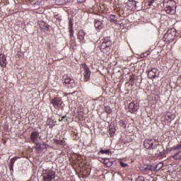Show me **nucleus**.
Masks as SVG:
<instances>
[{
    "mask_svg": "<svg viewBox=\"0 0 181 181\" xmlns=\"http://www.w3.org/2000/svg\"><path fill=\"white\" fill-rule=\"evenodd\" d=\"M129 112H131L132 114H134V112H136L139 109V103L136 101L131 102L129 105Z\"/></svg>",
    "mask_w": 181,
    "mask_h": 181,
    "instance_id": "obj_7",
    "label": "nucleus"
},
{
    "mask_svg": "<svg viewBox=\"0 0 181 181\" xmlns=\"http://www.w3.org/2000/svg\"><path fill=\"white\" fill-rule=\"evenodd\" d=\"M64 83L65 84H74V80L69 77H66L64 78Z\"/></svg>",
    "mask_w": 181,
    "mask_h": 181,
    "instance_id": "obj_21",
    "label": "nucleus"
},
{
    "mask_svg": "<svg viewBox=\"0 0 181 181\" xmlns=\"http://www.w3.org/2000/svg\"><path fill=\"white\" fill-rule=\"evenodd\" d=\"M136 181H145V178L144 177H138Z\"/></svg>",
    "mask_w": 181,
    "mask_h": 181,
    "instance_id": "obj_33",
    "label": "nucleus"
},
{
    "mask_svg": "<svg viewBox=\"0 0 181 181\" xmlns=\"http://www.w3.org/2000/svg\"><path fill=\"white\" fill-rule=\"evenodd\" d=\"M116 18H117V16H115V15H110V22H111L112 23H117V22H118V21L115 20Z\"/></svg>",
    "mask_w": 181,
    "mask_h": 181,
    "instance_id": "obj_22",
    "label": "nucleus"
},
{
    "mask_svg": "<svg viewBox=\"0 0 181 181\" xmlns=\"http://www.w3.org/2000/svg\"><path fill=\"white\" fill-rule=\"evenodd\" d=\"M35 149H37V151H40V149H42V144H40V143L35 141Z\"/></svg>",
    "mask_w": 181,
    "mask_h": 181,
    "instance_id": "obj_25",
    "label": "nucleus"
},
{
    "mask_svg": "<svg viewBox=\"0 0 181 181\" xmlns=\"http://www.w3.org/2000/svg\"><path fill=\"white\" fill-rule=\"evenodd\" d=\"M147 76L148 78H155V77L159 76V73L158 72V69L153 68L148 71Z\"/></svg>",
    "mask_w": 181,
    "mask_h": 181,
    "instance_id": "obj_10",
    "label": "nucleus"
},
{
    "mask_svg": "<svg viewBox=\"0 0 181 181\" xmlns=\"http://www.w3.org/2000/svg\"><path fill=\"white\" fill-rule=\"evenodd\" d=\"M84 36H86V33H84V30H80L78 33V39L82 42V40H84Z\"/></svg>",
    "mask_w": 181,
    "mask_h": 181,
    "instance_id": "obj_15",
    "label": "nucleus"
},
{
    "mask_svg": "<svg viewBox=\"0 0 181 181\" xmlns=\"http://www.w3.org/2000/svg\"><path fill=\"white\" fill-rule=\"evenodd\" d=\"M78 4H84L86 2V0H77Z\"/></svg>",
    "mask_w": 181,
    "mask_h": 181,
    "instance_id": "obj_37",
    "label": "nucleus"
},
{
    "mask_svg": "<svg viewBox=\"0 0 181 181\" xmlns=\"http://www.w3.org/2000/svg\"><path fill=\"white\" fill-rule=\"evenodd\" d=\"M82 66L84 69V81H88L90 80V76H91V71H90V68L86 63L82 64Z\"/></svg>",
    "mask_w": 181,
    "mask_h": 181,
    "instance_id": "obj_8",
    "label": "nucleus"
},
{
    "mask_svg": "<svg viewBox=\"0 0 181 181\" xmlns=\"http://www.w3.org/2000/svg\"><path fill=\"white\" fill-rule=\"evenodd\" d=\"M56 177V173L53 170H47L43 173L44 181H52Z\"/></svg>",
    "mask_w": 181,
    "mask_h": 181,
    "instance_id": "obj_5",
    "label": "nucleus"
},
{
    "mask_svg": "<svg viewBox=\"0 0 181 181\" xmlns=\"http://www.w3.org/2000/svg\"><path fill=\"white\" fill-rule=\"evenodd\" d=\"M153 155H155L156 158H160L165 155V151L163 148L160 145L155 144L154 147L151 148Z\"/></svg>",
    "mask_w": 181,
    "mask_h": 181,
    "instance_id": "obj_3",
    "label": "nucleus"
},
{
    "mask_svg": "<svg viewBox=\"0 0 181 181\" xmlns=\"http://www.w3.org/2000/svg\"><path fill=\"white\" fill-rule=\"evenodd\" d=\"M99 153H102V155H104V153H105L106 155H110V153H111V151H110V149L100 150Z\"/></svg>",
    "mask_w": 181,
    "mask_h": 181,
    "instance_id": "obj_28",
    "label": "nucleus"
},
{
    "mask_svg": "<svg viewBox=\"0 0 181 181\" xmlns=\"http://www.w3.org/2000/svg\"><path fill=\"white\" fill-rule=\"evenodd\" d=\"M173 158L175 160H179L180 159H181V151L177 153L176 154H175L173 156Z\"/></svg>",
    "mask_w": 181,
    "mask_h": 181,
    "instance_id": "obj_26",
    "label": "nucleus"
},
{
    "mask_svg": "<svg viewBox=\"0 0 181 181\" xmlns=\"http://www.w3.org/2000/svg\"><path fill=\"white\" fill-rule=\"evenodd\" d=\"M112 45V42H111V38L110 37H105L100 45V51L103 53H108L110 50H111Z\"/></svg>",
    "mask_w": 181,
    "mask_h": 181,
    "instance_id": "obj_2",
    "label": "nucleus"
},
{
    "mask_svg": "<svg viewBox=\"0 0 181 181\" xmlns=\"http://www.w3.org/2000/svg\"><path fill=\"white\" fill-rule=\"evenodd\" d=\"M69 33H70V37H73V35H74V30L73 29V23L71 21H69Z\"/></svg>",
    "mask_w": 181,
    "mask_h": 181,
    "instance_id": "obj_17",
    "label": "nucleus"
},
{
    "mask_svg": "<svg viewBox=\"0 0 181 181\" xmlns=\"http://www.w3.org/2000/svg\"><path fill=\"white\" fill-rule=\"evenodd\" d=\"M100 162L103 163V165H105V158H102V160H100Z\"/></svg>",
    "mask_w": 181,
    "mask_h": 181,
    "instance_id": "obj_38",
    "label": "nucleus"
},
{
    "mask_svg": "<svg viewBox=\"0 0 181 181\" xmlns=\"http://www.w3.org/2000/svg\"><path fill=\"white\" fill-rule=\"evenodd\" d=\"M110 136H114V134L115 133V130L114 129H110L109 130Z\"/></svg>",
    "mask_w": 181,
    "mask_h": 181,
    "instance_id": "obj_30",
    "label": "nucleus"
},
{
    "mask_svg": "<svg viewBox=\"0 0 181 181\" xmlns=\"http://www.w3.org/2000/svg\"><path fill=\"white\" fill-rule=\"evenodd\" d=\"M17 160L18 157H14L10 160L8 164L10 170H13V165H15V162H16Z\"/></svg>",
    "mask_w": 181,
    "mask_h": 181,
    "instance_id": "obj_16",
    "label": "nucleus"
},
{
    "mask_svg": "<svg viewBox=\"0 0 181 181\" xmlns=\"http://www.w3.org/2000/svg\"><path fill=\"white\" fill-rule=\"evenodd\" d=\"M30 139L32 140L33 144H36L38 139H42V137L39 136L38 132L34 131V132H32L30 134Z\"/></svg>",
    "mask_w": 181,
    "mask_h": 181,
    "instance_id": "obj_11",
    "label": "nucleus"
},
{
    "mask_svg": "<svg viewBox=\"0 0 181 181\" xmlns=\"http://www.w3.org/2000/svg\"><path fill=\"white\" fill-rule=\"evenodd\" d=\"M115 11L117 12L119 16H122V15H124V10H122L121 8L117 7Z\"/></svg>",
    "mask_w": 181,
    "mask_h": 181,
    "instance_id": "obj_23",
    "label": "nucleus"
},
{
    "mask_svg": "<svg viewBox=\"0 0 181 181\" xmlns=\"http://www.w3.org/2000/svg\"><path fill=\"white\" fill-rule=\"evenodd\" d=\"M64 118H66V116H64L62 119H59V122H62V121H63V119H64Z\"/></svg>",
    "mask_w": 181,
    "mask_h": 181,
    "instance_id": "obj_39",
    "label": "nucleus"
},
{
    "mask_svg": "<svg viewBox=\"0 0 181 181\" xmlns=\"http://www.w3.org/2000/svg\"><path fill=\"white\" fill-rule=\"evenodd\" d=\"M162 168H163V163H158L154 168L153 169V170L154 172H158V170H160V169H162Z\"/></svg>",
    "mask_w": 181,
    "mask_h": 181,
    "instance_id": "obj_18",
    "label": "nucleus"
},
{
    "mask_svg": "<svg viewBox=\"0 0 181 181\" xmlns=\"http://www.w3.org/2000/svg\"><path fill=\"white\" fill-rule=\"evenodd\" d=\"M165 117L168 118V119H172V114L166 115Z\"/></svg>",
    "mask_w": 181,
    "mask_h": 181,
    "instance_id": "obj_36",
    "label": "nucleus"
},
{
    "mask_svg": "<svg viewBox=\"0 0 181 181\" xmlns=\"http://www.w3.org/2000/svg\"><path fill=\"white\" fill-rule=\"evenodd\" d=\"M42 151H43L44 149H47V145H46V144H43L42 146Z\"/></svg>",
    "mask_w": 181,
    "mask_h": 181,
    "instance_id": "obj_34",
    "label": "nucleus"
},
{
    "mask_svg": "<svg viewBox=\"0 0 181 181\" xmlns=\"http://www.w3.org/2000/svg\"><path fill=\"white\" fill-rule=\"evenodd\" d=\"M105 111L107 114H111L112 112V110L110 106H106L105 107Z\"/></svg>",
    "mask_w": 181,
    "mask_h": 181,
    "instance_id": "obj_29",
    "label": "nucleus"
},
{
    "mask_svg": "<svg viewBox=\"0 0 181 181\" xmlns=\"http://www.w3.org/2000/svg\"><path fill=\"white\" fill-rule=\"evenodd\" d=\"M0 66L1 67H6V56L5 54H0Z\"/></svg>",
    "mask_w": 181,
    "mask_h": 181,
    "instance_id": "obj_12",
    "label": "nucleus"
},
{
    "mask_svg": "<svg viewBox=\"0 0 181 181\" xmlns=\"http://www.w3.org/2000/svg\"><path fill=\"white\" fill-rule=\"evenodd\" d=\"M155 145L156 144L153 139H146L144 142V146L146 149H152Z\"/></svg>",
    "mask_w": 181,
    "mask_h": 181,
    "instance_id": "obj_9",
    "label": "nucleus"
},
{
    "mask_svg": "<svg viewBox=\"0 0 181 181\" xmlns=\"http://www.w3.org/2000/svg\"><path fill=\"white\" fill-rule=\"evenodd\" d=\"M95 28L98 30H101V29H103V22L98 20H95Z\"/></svg>",
    "mask_w": 181,
    "mask_h": 181,
    "instance_id": "obj_14",
    "label": "nucleus"
},
{
    "mask_svg": "<svg viewBox=\"0 0 181 181\" xmlns=\"http://www.w3.org/2000/svg\"><path fill=\"white\" fill-rule=\"evenodd\" d=\"M120 165L122 166V168H127V166H128V164L121 161Z\"/></svg>",
    "mask_w": 181,
    "mask_h": 181,
    "instance_id": "obj_32",
    "label": "nucleus"
},
{
    "mask_svg": "<svg viewBox=\"0 0 181 181\" xmlns=\"http://www.w3.org/2000/svg\"><path fill=\"white\" fill-rule=\"evenodd\" d=\"M54 142L55 144H57V145H62V146L66 145V141L64 140L55 139Z\"/></svg>",
    "mask_w": 181,
    "mask_h": 181,
    "instance_id": "obj_24",
    "label": "nucleus"
},
{
    "mask_svg": "<svg viewBox=\"0 0 181 181\" xmlns=\"http://www.w3.org/2000/svg\"><path fill=\"white\" fill-rule=\"evenodd\" d=\"M38 25L40 29H45V30H49L50 29V25H49V24H46L45 21H39Z\"/></svg>",
    "mask_w": 181,
    "mask_h": 181,
    "instance_id": "obj_13",
    "label": "nucleus"
},
{
    "mask_svg": "<svg viewBox=\"0 0 181 181\" xmlns=\"http://www.w3.org/2000/svg\"><path fill=\"white\" fill-rule=\"evenodd\" d=\"M173 149H174L175 151L176 150H180L181 149V144L178 145V146H175Z\"/></svg>",
    "mask_w": 181,
    "mask_h": 181,
    "instance_id": "obj_31",
    "label": "nucleus"
},
{
    "mask_svg": "<svg viewBox=\"0 0 181 181\" xmlns=\"http://www.w3.org/2000/svg\"><path fill=\"white\" fill-rule=\"evenodd\" d=\"M127 5L129 8H134V6H136V1L129 0Z\"/></svg>",
    "mask_w": 181,
    "mask_h": 181,
    "instance_id": "obj_20",
    "label": "nucleus"
},
{
    "mask_svg": "<svg viewBox=\"0 0 181 181\" xmlns=\"http://www.w3.org/2000/svg\"><path fill=\"white\" fill-rule=\"evenodd\" d=\"M105 166L110 168V166H112V161L110 158H105Z\"/></svg>",
    "mask_w": 181,
    "mask_h": 181,
    "instance_id": "obj_19",
    "label": "nucleus"
},
{
    "mask_svg": "<svg viewBox=\"0 0 181 181\" xmlns=\"http://www.w3.org/2000/svg\"><path fill=\"white\" fill-rule=\"evenodd\" d=\"M51 104H52L54 108L56 110H60L62 105H63V100L61 98H54L51 100Z\"/></svg>",
    "mask_w": 181,
    "mask_h": 181,
    "instance_id": "obj_6",
    "label": "nucleus"
},
{
    "mask_svg": "<svg viewBox=\"0 0 181 181\" xmlns=\"http://www.w3.org/2000/svg\"><path fill=\"white\" fill-rule=\"evenodd\" d=\"M175 6L176 2L173 0H163V6L165 8V12L169 15L175 14V12H176L175 10Z\"/></svg>",
    "mask_w": 181,
    "mask_h": 181,
    "instance_id": "obj_1",
    "label": "nucleus"
},
{
    "mask_svg": "<svg viewBox=\"0 0 181 181\" xmlns=\"http://www.w3.org/2000/svg\"><path fill=\"white\" fill-rule=\"evenodd\" d=\"M56 5H64L66 0H55Z\"/></svg>",
    "mask_w": 181,
    "mask_h": 181,
    "instance_id": "obj_27",
    "label": "nucleus"
},
{
    "mask_svg": "<svg viewBox=\"0 0 181 181\" xmlns=\"http://www.w3.org/2000/svg\"><path fill=\"white\" fill-rule=\"evenodd\" d=\"M153 2H155V0H151L148 2V6H152V5L153 4Z\"/></svg>",
    "mask_w": 181,
    "mask_h": 181,
    "instance_id": "obj_35",
    "label": "nucleus"
},
{
    "mask_svg": "<svg viewBox=\"0 0 181 181\" xmlns=\"http://www.w3.org/2000/svg\"><path fill=\"white\" fill-rule=\"evenodd\" d=\"M164 39L167 40H174L175 37H176V29L170 28L163 36Z\"/></svg>",
    "mask_w": 181,
    "mask_h": 181,
    "instance_id": "obj_4",
    "label": "nucleus"
}]
</instances>
